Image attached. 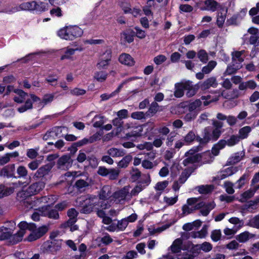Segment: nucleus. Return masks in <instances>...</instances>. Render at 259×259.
<instances>
[{
  "label": "nucleus",
  "instance_id": "obj_1",
  "mask_svg": "<svg viewBox=\"0 0 259 259\" xmlns=\"http://www.w3.org/2000/svg\"><path fill=\"white\" fill-rule=\"evenodd\" d=\"M212 129L210 127H206L203 131V138L196 136L195 139L201 144H206L210 141H216L224 132L222 128L224 123L217 120H212Z\"/></svg>",
  "mask_w": 259,
  "mask_h": 259
},
{
  "label": "nucleus",
  "instance_id": "obj_2",
  "mask_svg": "<svg viewBox=\"0 0 259 259\" xmlns=\"http://www.w3.org/2000/svg\"><path fill=\"white\" fill-rule=\"evenodd\" d=\"M199 151L198 147H194L186 152L184 156L186 157L182 162L184 166H188L190 164H194L200 162V156L197 153Z\"/></svg>",
  "mask_w": 259,
  "mask_h": 259
},
{
  "label": "nucleus",
  "instance_id": "obj_3",
  "mask_svg": "<svg viewBox=\"0 0 259 259\" xmlns=\"http://www.w3.org/2000/svg\"><path fill=\"white\" fill-rule=\"evenodd\" d=\"M129 188V186H125L112 194L113 198L116 203L123 204L125 201H128L131 199Z\"/></svg>",
  "mask_w": 259,
  "mask_h": 259
},
{
  "label": "nucleus",
  "instance_id": "obj_4",
  "mask_svg": "<svg viewBox=\"0 0 259 259\" xmlns=\"http://www.w3.org/2000/svg\"><path fill=\"white\" fill-rule=\"evenodd\" d=\"M61 240H53L47 241L42 245V250L44 252L55 254L61 248Z\"/></svg>",
  "mask_w": 259,
  "mask_h": 259
},
{
  "label": "nucleus",
  "instance_id": "obj_5",
  "mask_svg": "<svg viewBox=\"0 0 259 259\" xmlns=\"http://www.w3.org/2000/svg\"><path fill=\"white\" fill-rule=\"evenodd\" d=\"M98 209V198L96 197H90L86 199L85 204L82 206L80 212L89 214Z\"/></svg>",
  "mask_w": 259,
  "mask_h": 259
},
{
  "label": "nucleus",
  "instance_id": "obj_6",
  "mask_svg": "<svg viewBox=\"0 0 259 259\" xmlns=\"http://www.w3.org/2000/svg\"><path fill=\"white\" fill-rule=\"evenodd\" d=\"M73 161L69 154L63 155L58 159L56 167L60 170H67L72 166Z\"/></svg>",
  "mask_w": 259,
  "mask_h": 259
},
{
  "label": "nucleus",
  "instance_id": "obj_7",
  "mask_svg": "<svg viewBox=\"0 0 259 259\" xmlns=\"http://www.w3.org/2000/svg\"><path fill=\"white\" fill-rule=\"evenodd\" d=\"M54 165L55 162H50L40 166L34 173L33 178L36 180L45 178L50 174Z\"/></svg>",
  "mask_w": 259,
  "mask_h": 259
},
{
  "label": "nucleus",
  "instance_id": "obj_8",
  "mask_svg": "<svg viewBox=\"0 0 259 259\" xmlns=\"http://www.w3.org/2000/svg\"><path fill=\"white\" fill-rule=\"evenodd\" d=\"M31 233L27 237V240L32 242L42 237L48 231L49 226L43 225L37 228L36 226L32 230Z\"/></svg>",
  "mask_w": 259,
  "mask_h": 259
},
{
  "label": "nucleus",
  "instance_id": "obj_9",
  "mask_svg": "<svg viewBox=\"0 0 259 259\" xmlns=\"http://www.w3.org/2000/svg\"><path fill=\"white\" fill-rule=\"evenodd\" d=\"M18 226L20 230L17 233L15 234L13 237L14 239H16V242L21 241L26 229H28L30 231V230H32L35 227V224L34 223H28L25 221L20 222Z\"/></svg>",
  "mask_w": 259,
  "mask_h": 259
},
{
  "label": "nucleus",
  "instance_id": "obj_10",
  "mask_svg": "<svg viewBox=\"0 0 259 259\" xmlns=\"http://www.w3.org/2000/svg\"><path fill=\"white\" fill-rule=\"evenodd\" d=\"M199 198H190L187 199V203L182 206V214L186 215L194 212L193 205L198 202Z\"/></svg>",
  "mask_w": 259,
  "mask_h": 259
},
{
  "label": "nucleus",
  "instance_id": "obj_11",
  "mask_svg": "<svg viewBox=\"0 0 259 259\" xmlns=\"http://www.w3.org/2000/svg\"><path fill=\"white\" fill-rule=\"evenodd\" d=\"M217 63L215 61L211 60L208 62L207 65L203 67L201 72L196 74V77L198 79H202L204 77V74L209 73L216 66Z\"/></svg>",
  "mask_w": 259,
  "mask_h": 259
},
{
  "label": "nucleus",
  "instance_id": "obj_12",
  "mask_svg": "<svg viewBox=\"0 0 259 259\" xmlns=\"http://www.w3.org/2000/svg\"><path fill=\"white\" fill-rule=\"evenodd\" d=\"M15 164H9L4 166L0 171V176L7 178H15Z\"/></svg>",
  "mask_w": 259,
  "mask_h": 259
},
{
  "label": "nucleus",
  "instance_id": "obj_13",
  "mask_svg": "<svg viewBox=\"0 0 259 259\" xmlns=\"http://www.w3.org/2000/svg\"><path fill=\"white\" fill-rule=\"evenodd\" d=\"M218 85L217 78L214 76L210 77L205 79L200 84V88L202 91L207 90L210 88H215Z\"/></svg>",
  "mask_w": 259,
  "mask_h": 259
},
{
  "label": "nucleus",
  "instance_id": "obj_14",
  "mask_svg": "<svg viewBox=\"0 0 259 259\" xmlns=\"http://www.w3.org/2000/svg\"><path fill=\"white\" fill-rule=\"evenodd\" d=\"M197 166L195 165H193L191 166L185 168L182 172L181 175L179 177L178 181H179L181 184H183L191 176V175L195 171L197 168Z\"/></svg>",
  "mask_w": 259,
  "mask_h": 259
},
{
  "label": "nucleus",
  "instance_id": "obj_15",
  "mask_svg": "<svg viewBox=\"0 0 259 259\" xmlns=\"http://www.w3.org/2000/svg\"><path fill=\"white\" fill-rule=\"evenodd\" d=\"M135 78H137V77H131L125 80H124L121 84H119V85L117 89L111 93L110 94H104L101 95V98L102 99V100L105 101L108 100L109 99L114 97L115 95L118 94L119 92L120 91L121 89L122 88L124 84H126V83L135 79Z\"/></svg>",
  "mask_w": 259,
  "mask_h": 259
},
{
  "label": "nucleus",
  "instance_id": "obj_16",
  "mask_svg": "<svg viewBox=\"0 0 259 259\" xmlns=\"http://www.w3.org/2000/svg\"><path fill=\"white\" fill-rule=\"evenodd\" d=\"M142 128L141 126L134 125L130 131L125 133L124 138L129 139L133 137H137L141 136Z\"/></svg>",
  "mask_w": 259,
  "mask_h": 259
},
{
  "label": "nucleus",
  "instance_id": "obj_17",
  "mask_svg": "<svg viewBox=\"0 0 259 259\" xmlns=\"http://www.w3.org/2000/svg\"><path fill=\"white\" fill-rule=\"evenodd\" d=\"M45 184L43 182L38 181L32 184L27 189L31 195H33L42 190L45 187Z\"/></svg>",
  "mask_w": 259,
  "mask_h": 259
},
{
  "label": "nucleus",
  "instance_id": "obj_18",
  "mask_svg": "<svg viewBox=\"0 0 259 259\" xmlns=\"http://www.w3.org/2000/svg\"><path fill=\"white\" fill-rule=\"evenodd\" d=\"M118 60L121 64L129 66H132L135 64L133 57L130 55L126 53L121 54L119 57Z\"/></svg>",
  "mask_w": 259,
  "mask_h": 259
},
{
  "label": "nucleus",
  "instance_id": "obj_19",
  "mask_svg": "<svg viewBox=\"0 0 259 259\" xmlns=\"http://www.w3.org/2000/svg\"><path fill=\"white\" fill-rule=\"evenodd\" d=\"M102 133L97 132L94 134L92 136H91L89 138H84L80 140V142L78 143V145H87L89 143H92L101 139L102 136Z\"/></svg>",
  "mask_w": 259,
  "mask_h": 259
},
{
  "label": "nucleus",
  "instance_id": "obj_20",
  "mask_svg": "<svg viewBox=\"0 0 259 259\" xmlns=\"http://www.w3.org/2000/svg\"><path fill=\"white\" fill-rule=\"evenodd\" d=\"M199 154L201 157L200 162H199L200 166L205 164L210 163L214 160V156L212 155L210 152Z\"/></svg>",
  "mask_w": 259,
  "mask_h": 259
},
{
  "label": "nucleus",
  "instance_id": "obj_21",
  "mask_svg": "<svg viewBox=\"0 0 259 259\" xmlns=\"http://www.w3.org/2000/svg\"><path fill=\"white\" fill-rule=\"evenodd\" d=\"M221 10L222 11L219 12L218 13L217 19V24L220 28L222 27L224 25L226 19V13L228 11V9L221 8Z\"/></svg>",
  "mask_w": 259,
  "mask_h": 259
},
{
  "label": "nucleus",
  "instance_id": "obj_22",
  "mask_svg": "<svg viewBox=\"0 0 259 259\" xmlns=\"http://www.w3.org/2000/svg\"><path fill=\"white\" fill-rule=\"evenodd\" d=\"M111 196V188L109 185L104 186L99 193L100 199L106 200Z\"/></svg>",
  "mask_w": 259,
  "mask_h": 259
},
{
  "label": "nucleus",
  "instance_id": "obj_23",
  "mask_svg": "<svg viewBox=\"0 0 259 259\" xmlns=\"http://www.w3.org/2000/svg\"><path fill=\"white\" fill-rule=\"evenodd\" d=\"M58 35L66 40H73V36L70 32L69 26L60 29L58 32Z\"/></svg>",
  "mask_w": 259,
  "mask_h": 259
},
{
  "label": "nucleus",
  "instance_id": "obj_24",
  "mask_svg": "<svg viewBox=\"0 0 259 259\" xmlns=\"http://www.w3.org/2000/svg\"><path fill=\"white\" fill-rule=\"evenodd\" d=\"M135 35V32L131 29H128L122 32L121 33V36L128 43H131L134 41V37Z\"/></svg>",
  "mask_w": 259,
  "mask_h": 259
},
{
  "label": "nucleus",
  "instance_id": "obj_25",
  "mask_svg": "<svg viewBox=\"0 0 259 259\" xmlns=\"http://www.w3.org/2000/svg\"><path fill=\"white\" fill-rule=\"evenodd\" d=\"M17 176H15L16 179H27L28 176V171L26 167L23 165H19L16 169Z\"/></svg>",
  "mask_w": 259,
  "mask_h": 259
},
{
  "label": "nucleus",
  "instance_id": "obj_26",
  "mask_svg": "<svg viewBox=\"0 0 259 259\" xmlns=\"http://www.w3.org/2000/svg\"><path fill=\"white\" fill-rule=\"evenodd\" d=\"M244 156L243 152L236 153L234 155L229 158L227 162V165H230L235 164L239 162Z\"/></svg>",
  "mask_w": 259,
  "mask_h": 259
},
{
  "label": "nucleus",
  "instance_id": "obj_27",
  "mask_svg": "<svg viewBox=\"0 0 259 259\" xmlns=\"http://www.w3.org/2000/svg\"><path fill=\"white\" fill-rule=\"evenodd\" d=\"M215 206L214 202L204 203V206L200 210V213L203 216H207L210 210L214 208Z\"/></svg>",
  "mask_w": 259,
  "mask_h": 259
},
{
  "label": "nucleus",
  "instance_id": "obj_28",
  "mask_svg": "<svg viewBox=\"0 0 259 259\" xmlns=\"http://www.w3.org/2000/svg\"><path fill=\"white\" fill-rule=\"evenodd\" d=\"M14 92L18 95L14 98V101L18 103H23L27 96V94L22 90L15 89Z\"/></svg>",
  "mask_w": 259,
  "mask_h": 259
},
{
  "label": "nucleus",
  "instance_id": "obj_29",
  "mask_svg": "<svg viewBox=\"0 0 259 259\" xmlns=\"http://www.w3.org/2000/svg\"><path fill=\"white\" fill-rule=\"evenodd\" d=\"M204 3L206 6V8L201 9L210 10L212 12L215 11L220 6L219 4L214 0H206Z\"/></svg>",
  "mask_w": 259,
  "mask_h": 259
},
{
  "label": "nucleus",
  "instance_id": "obj_30",
  "mask_svg": "<svg viewBox=\"0 0 259 259\" xmlns=\"http://www.w3.org/2000/svg\"><path fill=\"white\" fill-rule=\"evenodd\" d=\"M163 110L162 106H160L156 102H153L146 112L148 115H153L157 112L161 111Z\"/></svg>",
  "mask_w": 259,
  "mask_h": 259
},
{
  "label": "nucleus",
  "instance_id": "obj_31",
  "mask_svg": "<svg viewBox=\"0 0 259 259\" xmlns=\"http://www.w3.org/2000/svg\"><path fill=\"white\" fill-rule=\"evenodd\" d=\"M254 237L255 235L251 234L247 231H245L237 235L236 238L240 242L244 243L248 241L250 238H252Z\"/></svg>",
  "mask_w": 259,
  "mask_h": 259
},
{
  "label": "nucleus",
  "instance_id": "obj_32",
  "mask_svg": "<svg viewBox=\"0 0 259 259\" xmlns=\"http://www.w3.org/2000/svg\"><path fill=\"white\" fill-rule=\"evenodd\" d=\"M49 206L46 207V211L44 212V215L50 219L57 220L59 218V214L56 209H48Z\"/></svg>",
  "mask_w": 259,
  "mask_h": 259
},
{
  "label": "nucleus",
  "instance_id": "obj_33",
  "mask_svg": "<svg viewBox=\"0 0 259 259\" xmlns=\"http://www.w3.org/2000/svg\"><path fill=\"white\" fill-rule=\"evenodd\" d=\"M183 241L181 238L176 239L171 246V251L174 253L180 252L182 249Z\"/></svg>",
  "mask_w": 259,
  "mask_h": 259
},
{
  "label": "nucleus",
  "instance_id": "obj_34",
  "mask_svg": "<svg viewBox=\"0 0 259 259\" xmlns=\"http://www.w3.org/2000/svg\"><path fill=\"white\" fill-rule=\"evenodd\" d=\"M107 153L113 157H121L125 154L123 150L115 148H111L108 149Z\"/></svg>",
  "mask_w": 259,
  "mask_h": 259
},
{
  "label": "nucleus",
  "instance_id": "obj_35",
  "mask_svg": "<svg viewBox=\"0 0 259 259\" xmlns=\"http://www.w3.org/2000/svg\"><path fill=\"white\" fill-rule=\"evenodd\" d=\"M69 28L73 36V40L80 37L83 34V30L77 26H69Z\"/></svg>",
  "mask_w": 259,
  "mask_h": 259
},
{
  "label": "nucleus",
  "instance_id": "obj_36",
  "mask_svg": "<svg viewBox=\"0 0 259 259\" xmlns=\"http://www.w3.org/2000/svg\"><path fill=\"white\" fill-rule=\"evenodd\" d=\"M36 5V2L35 1L25 2L22 3L19 6V8L22 10L33 11Z\"/></svg>",
  "mask_w": 259,
  "mask_h": 259
},
{
  "label": "nucleus",
  "instance_id": "obj_37",
  "mask_svg": "<svg viewBox=\"0 0 259 259\" xmlns=\"http://www.w3.org/2000/svg\"><path fill=\"white\" fill-rule=\"evenodd\" d=\"M96 241L100 242L99 246H101V243L105 245H108L113 242V239L108 234L106 233L104 236L98 238Z\"/></svg>",
  "mask_w": 259,
  "mask_h": 259
},
{
  "label": "nucleus",
  "instance_id": "obj_38",
  "mask_svg": "<svg viewBox=\"0 0 259 259\" xmlns=\"http://www.w3.org/2000/svg\"><path fill=\"white\" fill-rule=\"evenodd\" d=\"M202 105V101L200 99H197L194 101L189 103L188 106L189 111H195V110H200L199 108Z\"/></svg>",
  "mask_w": 259,
  "mask_h": 259
},
{
  "label": "nucleus",
  "instance_id": "obj_39",
  "mask_svg": "<svg viewBox=\"0 0 259 259\" xmlns=\"http://www.w3.org/2000/svg\"><path fill=\"white\" fill-rule=\"evenodd\" d=\"M214 186L212 185H201L198 187V191L201 194H208L211 193L214 189Z\"/></svg>",
  "mask_w": 259,
  "mask_h": 259
},
{
  "label": "nucleus",
  "instance_id": "obj_40",
  "mask_svg": "<svg viewBox=\"0 0 259 259\" xmlns=\"http://www.w3.org/2000/svg\"><path fill=\"white\" fill-rule=\"evenodd\" d=\"M251 131V128L249 126H245L239 131V137L240 139H244L248 137L249 133Z\"/></svg>",
  "mask_w": 259,
  "mask_h": 259
},
{
  "label": "nucleus",
  "instance_id": "obj_41",
  "mask_svg": "<svg viewBox=\"0 0 259 259\" xmlns=\"http://www.w3.org/2000/svg\"><path fill=\"white\" fill-rule=\"evenodd\" d=\"M32 196L28 191L27 188H23L22 190L18 192L17 194V198L20 201L24 200L29 196Z\"/></svg>",
  "mask_w": 259,
  "mask_h": 259
},
{
  "label": "nucleus",
  "instance_id": "obj_42",
  "mask_svg": "<svg viewBox=\"0 0 259 259\" xmlns=\"http://www.w3.org/2000/svg\"><path fill=\"white\" fill-rule=\"evenodd\" d=\"M132 160V156L128 155L124 156L119 162L118 163V166L119 168L126 167L129 163Z\"/></svg>",
  "mask_w": 259,
  "mask_h": 259
},
{
  "label": "nucleus",
  "instance_id": "obj_43",
  "mask_svg": "<svg viewBox=\"0 0 259 259\" xmlns=\"http://www.w3.org/2000/svg\"><path fill=\"white\" fill-rule=\"evenodd\" d=\"M89 183L83 179H78L76 181L74 186L79 191L84 190V188L88 187Z\"/></svg>",
  "mask_w": 259,
  "mask_h": 259
},
{
  "label": "nucleus",
  "instance_id": "obj_44",
  "mask_svg": "<svg viewBox=\"0 0 259 259\" xmlns=\"http://www.w3.org/2000/svg\"><path fill=\"white\" fill-rule=\"evenodd\" d=\"M32 107H33V105H32V102L31 101V100L27 99L26 101L25 104L24 105L19 107L17 109V110L20 113H23V112L27 111V110L32 109Z\"/></svg>",
  "mask_w": 259,
  "mask_h": 259
},
{
  "label": "nucleus",
  "instance_id": "obj_45",
  "mask_svg": "<svg viewBox=\"0 0 259 259\" xmlns=\"http://www.w3.org/2000/svg\"><path fill=\"white\" fill-rule=\"evenodd\" d=\"M197 57L203 63H206L208 60V56L204 50H200L197 53Z\"/></svg>",
  "mask_w": 259,
  "mask_h": 259
},
{
  "label": "nucleus",
  "instance_id": "obj_46",
  "mask_svg": "<svg viewBox=\"0 0 259 259\" xmlns=\"http://www.w3.org/2000/svg\"><path fill=\"white\" fill-rule=\"evenodd\" d=\"M107 75L105 72L98 71L95 73L94 78L99 82H103L106 79Z\"/></svg>",
  "mask_w": 259,
  "mask_h": 259
},
{
  "label": "nucleus",
  "instance_id": "obj_47",
  "mask_svg": "<svg viewBox=\"0 0 259 259\" xmlns=\"http://www.w3.org/2000/svg\"><path fill=\"white\" fill-rule=\"evenodd\" d=\"M244 53V51L233 52L232 53V59H235L240 62H243L244 58L242 57V55Z\"/></svg>",
  "mask_w": 259,
  "mask_h": 259
},
{
  "label": "nucleus",
  "instance_id": "obj_48",
  "mask_svg": "<svg viewBox=\"0 0 259 259\" xmlns=\"http://www.w3.org/2000/svg\"><path fill=\"white\" fill-rule=\"evenodd\" d=\"M247 225L250 227L259 229V214L249 220Z\"/></svg>",
  "mask_w": 259,
  "mask_h": 259
},
{
  "label": "nucleus",
  "instance_id": "obj_49",
  "mask_svg": "<svg viewBox=\"0 0 259 259\" xmlns=\"http://www.w3.org/2000/svg\"><path fill=\"white\" fill-rule=\"evenodd\" d=\"M11 236V233L8 229L5 228L4 229H0V240L8 239Z\"/></svg>",
  "mask_w": 259,
  "mask_h": 259
},
{
  "label": "nucleus",
  "instance_id": "obj_50",
  "mask_svg": "<svg viewBox=\"0 0 259 259\" xmlns=\"http://www.w3.org/2000/svg\"><path fill=\"white\" fill-rule=\"evenodd\" d=\"M221 237L222 233L220 230H214L211 233L210 237L214 242L219 241Z\"/></svg>",
  "mask_w": 259,
  "mask_h": 259
},
{
  "label": "nucleus",
  "instance_id": "obj_51",
  "mask_svg": "<svg viewBox=\"0 0 259 259\" xmlns=\"http://www.w3.org/2000/svg\"><path fill=\"white\" fill-rule=\"evenodd\" d=\"M226 192L229 194H233L235 191L233 189L234 184L230 181H226L224 184Z\"/></svg>",
  "mask_w": 259,
  "mask_h": 259
},
{
  "label": "nucleus",
  "instance_id": "obj_52",
  "mask_svg": "<svg viewBox=\"0 0 259 259\" xmlns=\"http://www.w3.org/2000/svg\"><path fill=\"white\" fill-rule=\"evenodd\" d=\"M119 174V170L114 168H111L109 170L108 176L110 180H114L117 179Z\"/></svg>",
  "mask_w": 259,
  "mask_h": 259
},
{
  "label": "nucleus",
  "instance_id": "obj_53",
  "mask_svg": "<svg viewBox=\"0 0 259 259\" xmlns=\"http://www.w3.org/2000/svg\"><path fill=\"white\" fill-rule=\"evenodd\" d=\"M196 138V135L194 132L190 131L184 137V141L187 144L192 143Z\"/></svg>",
  "mask_w": 259,
  "mask_h": 259
},
{
  "label": "nucleus",
  "instance_id": "obj_54",
  "mask_svg": "<svg viewBox=\"0 0 259 259\" xmlns=\"http://www.w3.org/2000/svg\"><path fill=\"white\" fill-rule=\"evenodd\" d=\"M240 140V139L238 136L232 135L231 136L230 139L227 141V145L229 146H234L237 144L239 142Z\"/></svg>",
  "mask_w": 259,
  "mask_h": 259
},
{
  "label": "nucleus",
  "instance_id": "obj_55",
  "mask_svg": "<svg viewBox=\"0 0 259 259\" xmlns=\"http://www.w3.org/2000/svg\"><path fill=\"white\" fill-rule=\"evenodd\" d=\"M238 69H237L235 66H234L232 64H229L228 65L227 68L225 71L224 74V75H230L233 74L235 73Z\"/></svg>",
  "mask_w": 259,
  "mask_h": 259
},
{
  "label": "nucleus",
  "instance_id": "obj_56",
  "mask_svg": "<svg viewBox=\"0 0 259 259\" xmlns=\"http://www.w3.org/2000/svg\"><path fill=\"white\" fill-rule=\"evenodd\" d=\"M144 186H142V185L139 183V184L136 186L130 193V194L131 195V198L133 196L137 195L141 191L143 190Z\"/></svg>",
  "mask_w": 259,
  "mask_h": 259
},
{
  "label": "nucleus",
  "instance_id": "obj_57",
  "mask_svg": "<svg viewBox=\"0 0 259 259\" xmlns=\"http://www.w3.org/2000/svg\"><path fill=\"white\" fill-rule=\"evenodd\" d=\"M127 221L124 218L118 221L117 224V229L119 231H123L125 229L128 225Z\"/></svg>",
  "mask_w": 259,
  "mask_h": 259
},
{
  "label": "nucleus",
  "instance_id": "obj_58",
  "mask_svg": "<svg viewBox=\"0 0 259 259\" xmlns=\"http://www.w3.org/2000/svg\"><path fill=\"white\" fill-rule=\"evenodd\" d=\"M200 249L205 252H208L210 251L212 248V245L208 242H204L203 243L199 244Z\"/></svg>",
  "mask_w": 259,
  "mask_h": 259
},
{
  "label": "nucleus",
  "instance_id": "obj_59",
  "mask_svg": "<svg viewBox=\"0 0 259 259\" xmlns=\"http://www.w3.org/2000/svg\"><path fill=\"white\" fill-rule=\"evenodd\" d=\"M248 250L252 254H256L259 252V241L251 244Z\"/></svg>",
  "mask_w": 259,
  "mask_h": 259
},
{
  "label": "nucleus",
  "instance_id": "obj_60",
  "mask_svg": "<svg viewBox=\"0 0 259 259\" xmlns=\"http://www.w3.org/2000/svg\"><path fill=\"white\" fill-rule=\"evenodd\" d=\"M189 251L194 257L197 256L201 251L199 244L193 245Z\"/></svg>",
  "mask_w": 259,
  "mask_h": 259
},
{
  "label": "nucleus",
  "instance_id": "obj_61",
  "mask_svg": "<svg viewBox=\"0 0 259 259\" xmlns=\"http://www.w3.org/2000/svg\"><path fill=\"white\" fill-rule=\"evenodd\" d=\"M41 163V161L39 160H35L31 161L30 163L28 164V168L32 170H35L38 169L39 165Z\"/></svg>",
  "mask_w": 259,
  "mask_h": 259
},
{
  "label": "nucleus",
  "instance_id": "obj_62",
  "mask_svg": "<svg viewBox=\"0 0 259 259\" xmlns=\"http://www.w3.org/2000/svg\"><path fill=\"white\" fill-rule=\"evenodd\" d=\"M184 90L180 84L176 85V90L174 95L177 98H181L184 94Z\"/></svg>",
  "mask_w": 259,
  "mask_h": 259
},
{
  "label": "nucleus",
  "instance_id": "obj_63",
  "mask_svg": "<svg viewBox=\"0 0 259 259\" xmlns=\"http://www.w3.org/2000/svg\"><path fill=\"white\" fill-rule=\"evenodd\" d=\"M248 176L247 174H244L240 177L236 183L238 184L237 188L240 189L242 188V187L245 184L246 180L248 179Z\"/></svg>",
  "mask_w": 259,
  "mask_h": 259
},
{
  "label": "nucleus",
  "instance_id": "obj_64",
  "mask_svg": "<svg viewBox=\"0 0 259 259\" xmlns=\"http://www.w3.org/2000/svg\"><path fill=\"white\" fill-rule=\"evenodd\" d=\"M38 149H29L27 150L26 155L29 158L33 159L38 155Z\"/></svg>",
  "mask_w": 259,
  "mask_h": 259
}]
</instances>
